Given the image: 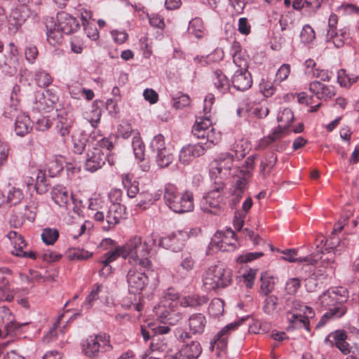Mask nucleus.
Wrapping results in <instances>:
<instances>
[{
	"instance_id": "obj_1",
	"label": "nucleus",
	"mask_w": 359,
	"mask_h": 359,
	"mask_svg": "<svg viewBox=\"0 0 359 359\" xmlns=\"http://www.w3.org/2000/svg\"><path fill=\"white\" fill-rule=\"evenodd\" d=\"M348 297L346 288L337 287L328 290L318 298L316 304L327 311L322 316L316 327H320L325 325L330 318H339L346 313V308L343 305Z\"/></svg>"
},
{
	"instance_id": "obj_2",
	"label": "nucleus",
	"mask_w": 359,
	"mask_h": 359,
	"mask_svg": "<svg viewBox=\"0 0 359 359\" xmlns=\"http://www.w3.org/2000/svg\"><path fill=\"white\" fill-rule=\"evenodd\" d=\"M158 236L151 234L144 241L140 236L131 237L122 248L129 262L133 265L147 269L151 266V261L148 257L151 248L156 244Z\"/></svg>"
},
{
	"instance_id": "obj_3",
	"label": "nucleus",
	"mask_w": 359,
	"mask_h": 359,
	"mask_svg": "<svg viewBox=\"0 0 359 359\" xmlns=\"http://www.w3.org/2000/svg\"><path fill=\"white\" fill-rule=\"evenodd\" d=\"M90 140L85 169L94 172L104 165L107 156L113 148V144L109 138L104 137L97 130L90 134Z\"/></svg>"
},
{
	"instance_id": "obj_4",
	"label": "nucleus",
	"mask_w": 359,
	"mask_h": 359,
	"mask_svg": "<svg viewBox=\"0 0 359 359\" xmlns=\"http://www.w3.org/2000/svg\"><path fill=\"white\" fill-rule=\"evenodd\" d=\"M164 199L166 205L173 212L184 213L194 210V196L190 191L180 194L172 184H167L164 190Z\"/></svg>"
},
{
	"instance_id": "obj_5",
	"label": "nucleus",
	"mask_w": 359,
	"mask_h": 359,
	"mask_svg": "<svg viewBox=\"0 0 359 359\" xmlns=\"http://www.w3.org/2000/svg\"><path fill=\"white\" fill-rule=\"evenodd\" d=\"M231 271L223 265L209 267L203 276V286L206 291L224 288L231 284Z\"/></svg>"
},
{
	"instance_id": "obj_6",
	"label": "nucleus",
	"mask_w": 359,
	"mask_h": 359,
	"mask_svg": "<svg viewBox=\"0 0 359 359\" xmlns=\"http://www.w3.org/2000/svg\"><path fill=\"white\" fill-rule=\"evenodd\" d=\"M224 187L222 181H215L212 189L203 196L201 201V207L204 212L216 215L224 210L227 198Z\"/></svg>"
},
{
	"instance_id": "obj_7",
	"label": "nucleus",
	"mask_w": 359,
	"mask_h": 359,
	"mask_svg": "<svg viewBox=\"0 0 359 359\" xmlns=\"http://www.w3.org/2000/svg\"><path fill=\"white\" fill-rule=\"evenodd\" d=\"M244 154L238 152L237 150H231V152L220 154L210 164V177L215 179V181L221 180L226 178L231 174V170L233 167L235 158L243 157Z\"/></svg>"
},
{
	"instance_id": "obj_8",
	"label": "nucleus",
	"mask_w": 359,
	"mask_h": 359,
	"mask_svg": "<svg viewBox=\"0 0 359 359\" xmlns=\"http://www.w3.org/2000/svg\"><path fill=\"white\" fill-rule=\"evenodd\" d=\"M314 316L315 313L311 307L294 300L287 312L286 318L293 328H304L309 331V319Z\"/></svg>"
},
{
	"instance_id": "obj_9",
	"label": "nucleus",
	"mask_w": 359,
	"mask_h": 359,
	"mask_svg": "<svg viewBox=\"0 0 359 359\" xmlns=\"http://www.w3.org/2000/svg\"><path fill=\"white\" fill-rule=\"evenodd\" d=\"M193 135L198 139H206L203 145L211 149L219 144L221 140V133L217 131L212 126L210 116L196 121L192 128Z\"/></svg>"
},
{
	"instance_id": "obj_10",
	"label": "nucleus",
	"mask_w": 359,
	"mask_h": 359,
	"mask_svg": "<svg viewBox=\"0 0 359 359\" xmlns=\"http://www.w3.org/2000/svg\"><path fill=\"white\" fill-rule=\"evenodd\" d=\"M111 349L109 337L106 334L90 336L82 345L83 353L89 358L97 357L100 353L109 352Z\"/></svg>"
},
{
	"instance_id": "obj_11",
	"label": "nucleus",
	"mask_w": 359,
	"mask_h": 359,
	"mask_svg": "<svg viewBox=\"0 0 359 359\" xmlns=\"http://www.w3.org/2000/svg\"><path fill=\"white\" fill-rule=\"evenodd\" d=\"M126 208L122 204H110L107 210L97 211L94 215L95 220L102 222L106 219L107 225L103 226L109 231L114 228L126 215Z\"/></svg>"
},
{
	"instance_id": "obj_12",
	"label": "nucleus",
	"mask_w": 359,
	"mask_h": 359,
	"mask_svg": "<svg viewBox=\"0 0 359 359\" xmlns=\"http://www.w3.org/2000/svg\"><path fill=\"white\" fill-rule=\"evenodd\" d=\"M154 311L161 323L170 325L177 324L182 317L178 306L172 302L161 301L159 304L154 307Z\"/></svg>"
},
{
	"instance_id": "obj_13",
	"label": "nucleus",
	"mask_w": 359,
	"mask_h": 359,
	"mask_svg": "<svg viewBox=\"0 0 359 359\" xmlns=\"http://www.w3.org/2000/svg\"><path fill=\"white\" fill-rule=\"evenodd\" d=\"M37 14L32 12L26 5H20L12 10L8 19V30L10 34H14L26 20L36 19Z\"/></svg>"
},
{
	"instance_id": "obj_14",
	"label": "nucleus",
	"mask_w": 359,
	"mask_h": 359,
	"mask_svg": "<svg viewBox=\"0 0 359 359\" xmlns=\"http://www.w3.org/2000/svg\"><path fill=\"white\" fill-rule=\"evenodd\" d=\"M150 149L156 154V161L160 168L168 167L172 161V155L165 146V139L163 135L158 134L154 137Z\"/></svg>"
},
{
	"instance_id": "obj_15",
	"label": "nucleus",
	"mask_w": 359,
	"mask_h": 359,
	"mask_svg": "<svg viewBox=\"0 0 359 359\" xmlns=\"http://www.w3.org/2000/svg\"><path fill=\"white\" fill-rule=\"evenodd\" d=\"M237 244L235 232L231 229L216 232L210 242L212 248L223 252L234 250L237 248Z\"/></svg>"
},
{
	"instance_id": "obj_16",
	"label": "nucleus",
	"mask_w": 359,
	"mask_h": 359,
	"mask_svg": "<svg viewBox=\"0 0 359 359\" xmlns=\"http://www.w3.org/2000/svg\"><path fill=\"white\" fill-rule=\"evenodd\" d=\"M139 265H133L126 276L128 290L130 293H140L148 283V277L141 269L138 270Z\"/></svg>"
},
{
	"instance_id": "obj_17",
	"label": "nucleus",
	"mask_w": 359,
	"mask_h": 359,
	"mask_svg": "<svg viewBox=\"0 0 359 359\" xmlns=\"http://www.w3.org/2000/svg\"><path fill=\"white\" fill-rule=\"evenodd\" d=\"M277 120L279 123L278 128L267 137V144L275 142L282 138L294 120V114L290 109L285 108L278 115Z\"/></svg>"
},
{
	"instance_id": "obj_18",
	"label": "nucleus",
	"mask_w": 359,
	"mask_h": 359,
	"mask_svg": "<svg viewBox=\"0 0 359 359\" xmlns=\"http://www.w3.org/2000/svg\"><path fill=\"white\" fill-rule=\"evenodd\" d=\"M202 353V347L198 341H193L183 345L180 350L168 351L165 355L167 359H198Z\"/></svg>"
},
{
	"instance_id": "obj_19",
	"label": "nucleus",
	"mask_w": 359,
	"mask_h": 359,
	"mask_svg": "<svg viewBox=\"0 0 359 359\" xmlns=\"http://www.w3.org/2000/svg\"><path fill=\"white\" fill-rule=\"evenodd\" d=\"M6 114H8L11 117L16 116L15 132L17 135L25 136L32 129V123L29 116L19 111L18 108L17 111H14V109H10L6 111Z\"/></svg>"
},
{
	"instance_id": "obj_20",
	"label": "nucleus",
	"mask_w": 359,
	"mask_h": 359,
	"mask_svg": "<svg viewBox=\"0 0 359 359\" xmlns=\"http://www.w3.org/2000/svg\"><path fill=\"white\" fill-rule=\"evenodd\" d=\"M240 323L238 321L231 323L224 327L214 337L210 343V349L213 351L216 347L217 349L223 351L227 346V340L231 332L238 328Z\"/></svg>"
},
{
	"instance_id": "obj_21",
	"label": "nucleus",
	"mask_w": 359,
	"mask_h": 359,
	"mask_svg": "<svg viewBox=\"0 0 359 359\" xmlns=\"http://www.w3.org/2000/svg\"><path fill=\"white\" fill-rule=\"evenodd\" d=\"M208 149H210L204 146L202 142L195 144H188L180 150L179 160L183 164H189L195 158L203 155Z\"/></svg>"
},
{
	"instance_id": "obj_22",
	"label": "nucleus",
	"mask_w": 359,
	"mask_h": 359,
	"mask_svg": "<svg viewBox=\"0 0 359 359\" xmlns=\"http://www.w3.org/2000/svg\"><path fill=\"white\" fill-rule=\"evenodd\" d=\"M55 27L62 33L69 34L76 32L79 28V23L76 18L68 13H61L57 15V23Z\"/></svg>"
},
{
	"instance_id": "obj_23",
	"label": "nucleus",
	"mask_w": 359,
	"mask_h": 359,
	"mask_svg": "<svg viewBox=\"0 0 359 359\" xmlns=\"http://www.w3.org/2000/svg\"><path fill=\"white\" fill-rule=\"evenodd\" d=\"M233 87L237 90L245 91L252 84V79L248 70H236L231 79Z\"/></svg>"
},
{
	"instance_id": "obj_24",
	"label": "nucleus",
	"mask_w": 359,
	"mask_h": 359,
	"mask_svg": "<svg viewBox=\"0 0 359 359\" xmlns=\"http://www.w3.org/2000/svg\"><path fill=\"white\" fill-rule=\"evenodd\" d=\"M51 195L54 202L62 208H67L69 203H72L74 196L64 186H55L52 189Z\"/></svg>"
},
{
	"instance_id": "obj_25",
	"label": "nucleus",
	"mask_w": 359,
	"mask_h": 359,
	"mask_svg": "<svg viewBox=\"0 0 359 359\" xmlns=\"http://www.w3.org/2000/svg\"><path fill=\"white\" fill-rule=\"evenodd\" d=\"M74 123L73 115L67 112H61L57 116L56 130L58 134L63 138H66L70 134V131Z\"/></svg>"
},
{
	"instance_id": "obj_26",
	"label": "nucleus",
	"mask_w": 359,
	"mask_h": 359,
	"mask_svg": "<svg viewBox=\"0 0 359 359\" xmlns=\"http://www.w3.org/2000/svg\"><path fill=\"white\" fill-rule=\"evenodd\" d=\"M309 90L319 100L331 99L336 94L334 87L326 86L319 81H313L309 85Z\"/></svg>"
},
{
	"instance_id": "obj_27",
	"label": "nucleus",
	"mask_w": 359,
	"mask_h": 359,
	"mask_svg": "<svg viewBox=\"0 0 359 359\" xmlns=\"http://www.w3.org/2000/svg\"><path fill=\"white\" fill-rule=\"evenodd\" d=\"M4 65L9 69V73L16 72L19 65V53L17 46L11 42L8 46L7 53L5 56Z\"/></svg>"
},
{
	"instance_id": "obj_28",
	"label": "nucleus",
	"mask_w": 359,
	"mask_h": 359,
	"mask_svg": "<svg viewBox=\"0 0 359 359\" xmlns=\"http://www.w3.org/2000/svg\"><path fill=\"white\" fill-rule=\"evenodd\" d=\"M349 39V32L347 27L334 31H327V40L332 42L335 47L341 48Z\"/></svg>"
},
{
	"instance_id": "obj_29",
	"label": "nucleus",
	"mask_w": 359,
	"mask_h": 359,
	"mask_svg": "<svg viewBox=\"0 0 359 359\" xmlns=\"http://www.w3.org/2000/svg\"><path fill=\"white\" fill-rule=\"evenodd\" d=\"M187 236V233L184 231L172 233L166 237L158 239V245L164 248L170 249L173 251H177L179 250V245H175L174 243H171L172 241L176 239L180 243V244H182L184 243Z\"/></svg>"
},
{
	"instance_id": "obj_30",
	"label": "nucleus",
	"mask_w": 359,
	"mask_h": 359,
	"mask_svg": "<svg viewBox=\"0 0 359 359\" xmlns=\"http://www.w3.org/2000/svg\"><path fill=\"white\" fill-rule=\"evenodd\" d=\"M280 252L283 255L281 259L289 262H306L308 264L313 265L316 264L318 260V256L313 257L309 255L304 257H297V252L294 249H287Z\"/></svg>"
},
{
	"instance_id": "obj_31",
	"label": "nucleus",
	"mask_w": 359,
	"mask_h": 359,
	"mask_svg": "<svg viewBox=\"0 0 359 359\" xmlns=\"http://www.w3.org/2000/svg\"><path fill=\"white\" fill-rule=\"evenodd\" d=\"M206 324V318L202 313H194L189 318V330L194 334H202L205 330Z\"/></svg>"
},
{
	"instance_id": "obj_32",
	"label": "nucleus",
	"mask_w": 359,
	"mask_h": 359,
	"mask_svg": "<svg viewBox=\"0 0 359 359\" xmlns=\"http://www.w3.org/2000/svg\"><path fill=\"white\" fill-rule=\"evenodd\" d=\"M122 184L127 191L129 198H135L139 192V182L134 179V176L130 173L121 175Z\"/></svg>"
},
{
	"instance_id": "obj_33",
	"label": "nucleus",
	"mask_w": 359,
	"mask_h": 359,
	"mask_svg": "<svg viewBox=\"0 0 359 359\" xmlns=\"http://www.w3.org/2000/svg\"><path fill=\"white\" fill-rule=\"evenodd\" d=\"M7 236L13 247V250L11 251L12 254L18 257L19 255H24L23 250L27 243L22 236L16 231H11L8 233Z\"/></svg>"
},
{
	"instance_id": "obj_34",
	"label": "nucleus",
	"mask_w": 359,
	"mask_h": 359,
	"mask_svg": "<svg viewBox=\"0 0 359 359\" xmlns=\"http://www.w3.org/2000/svg\"><path fill=\"white\" fill-rule=\"evenodd\" d=\"M208 302L206 296H199L197 294L184 296L179 300L180 305L182 307H196L201 306Z\"/></svg>"
},
{
	"instance_id": "obj_35",
	"label": "nucleus",
	"mask_w": 359,
	"mask_h": 359,
	"mask_svg": "<svg viewBox=\"0 0 359 359\" xmlns=\"http://www.w3.org/2000/svg\"><path fill=\"white\" fill-rule=\"evenodd\" d=\"M88 135L83 131L78 130L72 135L73 149L75 153L81 154L84 150L86 143H90V139L87 138Z\"/></svg>"
},
{
	"instance_id": "obj_36",
	"label": "nucleus",
	"mask_w": 359,
	"mask_h": 359,
	"mask_svg": "<svg viewBox=\"0 0 359 359\" xmlns=\"http://www.w3.org/2000/svg\"><path fill=\"white\" fill-rule=\"evenodd\" d=\"M65 163V158L62 156H56L50 160L46 164L49 176L54 177L60 174L63 170Z\"/></svg>"
},
{
	"instance_id": "obj_37",
	"label": "nucleus",
	"mask_w": 359,
	"mask_h": 359,
	"mask_svg": "<svg viewBox=\"0 0 359 359\" xmlns=\"http://www.w3.org/2000/svg\"><path fill=\"white\" fill-rule=\"evenodd\" d=\"M212 81L215 88L222 93H224L229 88V79L219 69L214 71Z\"/></svg>"
},
{
	"instance_id": "obj_38",
	"label": "nucleus",
	"mask_w": 359,
	"mask_h": 359,
	"mask_svg": "<svg viewBox=\"0 0 359 359\" xmlns=\"http://www.w3.org/2000/svg\"><path fill=\"white\" fill-rule=\"evenodd\" d=\"M276 278L268 273L262 275L261 278V285L259 294L262 296H267L271 293L275 287Z\"/></svg>"
},
{
	"instance_id": "obj_39",
	"label": "nucleus",
	"mask_w": 359,
	"mask_h": 359,
	"mask_svg": "<svg viewBox=\"0 0 359 359\" xmlns=\"http://www.w3.org/2000/svg\"><path fill=\"white\" fill-rule=\"evenodd\" d=\"M120 257L125 259H127L122 246L116 247L114 250L109 251L100 257V262L102 264H110Z\"/></svg>"
},
{
	"instance_id": "obj_40",
	"label": "nucleus",
	"mask_w": 359,
	"mask_h": 359,
	"mask_svg": "<svg viewBox=\"0 0 359 359\" xmlns=\"http://www.w3.org/2000/svg\"><path fill=\"white\" fill-rule=\"evenodd\" d=\"M102 285L101 284H95L90 294L86 297L83 302L81 307L84 309H90L94 304V302L99 298V294L102 291Z\"/></svg>"
},
{
	"instance_id": "obj_41",
	"label": "nucleus",
	"mask_w": 359,
	"mask_h": 359,
	"mask_svg": "<svg viewBox=\"0 0 359 359\" xmlns=\"http://www.w3.org/2000/svg\"><path fill=\"white\" fill-rule=\"evenodd\" d=\"M358 79V76L346 74L343 69L337 72V81L341 87L349 88L353 83L357 82Z\"/></svg>"
},
{
	"instance_id": "obj_42",
	"label": "nucleus",
	"mask_w": 359,
	"mask_h": 359,
	"mask_svg": "<svg viewBox=\"0 0 359 359\" xmlns=\"http://www.w3.org/2000/svg\"><path fill=\"white\" fill-rule=\"evenodd\" d=\"M277 161V157L275 154H271L266 156L260 163L259 173L263 177H265L271 171L272 168L275 165Z\"/></svg>"
},
{
	"instance_id": "obj_43",
	"label": "nucleus",
	"mask_w": 359,
	"mask_h": 359,
	"mask_svg": "<svg viewBox=\"0 0 359 359\" xmlns=\"http://www.w3.org/2000/svg\"><path fill=\"white\" fill-rule=\"evenodd\" d=\"M67 258L70 261L85 260L90 258L93 254L87 250L80 248L69 249L66 254Z\"/></svg>"
},
{
	"instance_id": "obj_44",
	"label": "nucleus",
	"mask_w": 359,
	"mask_h": 359,
	"mask_svg": "<svg viewBox=\"0 0 359 359\" xmlns=\"http://www.w3.org/2000/svg\"><path fill=\"white\" fill-rule=\"evenodd\" d=\"M263 302L262 309L265 313L272 315L275 313L278 306V298L277 296L271 294L265 296Z\"/></svg>"
},
{
	"instance_id": "obj_45",
	"label": "nucleus",
	"mask_w": 359,
	"mask_h": 359,
	"mask_svg": "<svg viewBox=\"0 0 359 359\" xmlns=\"http://www.w3.org/2000/svg\"><path fill=\"white\" fill-rule=\"evenodd\" d=\"M189 31L197 38H201L205 32V27L203 20L201 18H196L189 22Z\"/></svg>"
},
{
	"instance_id": "obj_46",
	"label": "nucleus",
	"mask_w": 359,
	"mask_h": 359,
	"mask_svg": "<svg viewBox=\"0 0 359 359\" xmlns=\"http://www.w3.org/2000/svg\"><path fill=\"white\" fill-rule=\"evenodd\" d=\"M62 32L55 26L54 29H50L47 31V41L48 43L54 47L60 45L62 42Z\"/></svg>"
},
{
	"instance_id": "obj_47",
	"label": "nucleus",
	"mask_w": 359,
	"mask_h": 359,
	"mask_svg": "<svg viewBox=\"0 0 359 359\" xmlns=\"http://www.w3.org/2000/svg\"><path fill=\"white\" fill-rule=\"evenodd\" d=\"M59 237V231L55 229L46 228L41 233V239L46 245H53Z\"/></svg>"
},
{
	"instance_id": "obj_48",
	"label": "nucleus",
	"mask_w": 359,
	"mask_h": 359,
	"mask_svg": "<svg viewBox=\"0 0 359 359\" xmlns=\"http://www.w3.org/2000/svg\"><path fill=\"white\" fill-rule=\"evenodd\" d=\"M247 111L255 117L264 118L266 117L269 113V109L266 107L262 106L259 104H248Z\"/></svg>"
},
{
	"instance_id": "obj_49",
	"label": "nucleus",
	"mask_w": 359,
	"mask_h": 359,
	"mask_svg": "<svg viewBox=\"0 0 359 359\" xmlns=\"http://www.w3.org/2000/svg\"><path fill=\"white\" fill-rule=\"evenodd\" d=\"M316 39V32L313 27L309 25H305L300 33L301 42L304 44L312 43Z\"/></svg>"
},
{
	"instance_id": "obj_50",
	"label": "nucleus",
	"mask_w": 359,
	"mask_h": 359,
	"mask_svg": "<svg viewBox=\"0 0 359 359\" xmlns=\"http://www.w3.org/2000/svg\"><path fill=\"white\" fill-rule=\"evenodd\" d=\"M36 83L42 88L48 86L52 83L51 76L43 70L37 71L34 75Z\"/></svg>"
},
{
	"instance_id": "obj_51",
	"label": "nucleus",
	"mask_w": 359,
	"mask_h": 359,
	"mask_svg": "<svg viewBox=\"0 0 359 359\" xmlns=\"http://www.w3.org/2000/svg\"><path fill=\"white\" fill-rule=\"evenodd\" d=\"M13 297V294L8 287V282L5 278H2L0 282V302H11Z\"/></svg>"
},
{
	"instance_id": "obj_52",
	"label": "nucleus",
	"mask_w": 359,
	"mask_h": 359,
	"mask_svg": "<svg viewBox=\"0 0 359 359\" xmlns=\"http://www.w3.org/2000/svg\"><path fill=\"white\" fill-rule=\"evenodd\" d=\"M23 197V192L20 188L12 187L8 193L6 202L11 205H16L21 201Z\"/></svg>"
},
{
	"instance_id": "obj_53",
	"label": "nucleus",
	"mask_w": 359,
	"mask_h": 359,
	"mask_svg": "<svg viewBox=\"0 0 359 359\" xmlns=\"http://www.w3.org/2000/svg\"><path fill=\"white\" fill-rule=\"evenodd\" d=\"M290 71L291 67L289 64L282 65L276 72L273 83L279 84L285 81L288 78Z\"/></svg>"
},
{
	"instance_id": "obj_54",
	"label": "nucleus",
	"mask_w": 359,
	"mask_h": 359,
	"mask_svg": "<svg viewBox=\"0 0 359 359\" xmlns=\"http://www.w3.org/2000/svg\"><path fill=\"white\" fill-rule=\"evenodd\" d=\"M208 312L215 317L222 315L224 313V302L220 299H213L209 305Z\"/></svg>"
},
{
	"instance_id": "obj_55",
	"label": "nucleus",
	"mask_w": 359,
	"mask_h": 359,
	"mask_svg": "<svg viewBox=\"0 0 359 359\" xmlns=\"http://www.w3.org/2000/svg\"><path fill=\"white\" fill-rule=\"evenodd\" d=\"M34 189L36 191L37 193L42 194L43 191H45L43 187H45L46 182L45 172L40 169L37 170L36 178L34 179Z\"/></svg>"
},
{
	"instance_id": "obj_56",
	"label": "nucleus",
	"mask_w": 359,
	"mask_h": 359,
	"mask_svg": "<svg viewBox=\"0 0 359 359\" xmlns=\"http://www.w3.org/2000/svg\"><path fill=\"white\" fill-rule=\"evenodd\" d=\"M134 154L137 159L144 156V145L139 137H134L132 142Z\"/></svg>"
},
{
	"instance_id": "obj_57",
	"label": "nucleus",
	"mask_w": 359,
	"mask_h": 359,
	"mask_svg": "<svg viewBox=\"0 0 359 359\" xmlns=\"http://www.w3.org/2000/svg\"><path fill=\"white\" fill-rule=\"evenodd\" d=\"M259 89L264 97H271L276 92V87L274 83L270 81L262 79L259 83Z\"/></svg>"
},
{
	"instance_id": "obj_58",
	"label": "nucleus",
	"mask_w": 359,
	"mask_h": 359,
	"mask_svg": "<svg viewBox=\"0 0 359 359\" xmlns=\"http://www.w3.org/2000/svg\"><path fill=\"white\" fill-rule=\"evenodd\" d=\"M345 245L344 242H339V238L333 236L327 240L325 244V250H333L334 254H337L341 251V248Z\"/></svg>"
},
{
	"instance_id": "obj_59",
	"label": "nucleus",
	"mask_w": 359,
	"mask_h": 359,
	"mask_svg": "<svg viewBox=\"0 0 359 359\" xmlns=\"http://www.w3.org/2000/svg\"><path fill=\"white\" fill-rule=\"evenodd\" d=\"M301 285L300 280L297 278H292L289 279L285 286V292L287 294H295Z\"/></svg>"
},
{
	"instance_id": "obj_60",
	"label": "nucleus",
	"mask_w": 359,
	"mask_h": 359,
	"mask_svg": "<svg viewBox=\"0 0 359 359\" xmlns=\"http://www.w3.org/2000/svg\"><path fill=\"white\" fill-rule=\"evenodd\" d=\"M233 61L235 65L238 67L237 70H248V57L245 53L241 55H234Z\"/></svg>"
},
{
	"instance_id": "obj_61",
	"label": "nucleus",
	"mask_w": 359,
	"mask_h": 359,
	"mask_svg": "<svg viewBox=\"0 0 359 359\" xmlns=\"http://www.w3.org/2000/svg\"><path fill=\"white\" fill-rule=\"evenodd\" d=\"M180 295L173 288H168L164 292L163 299L161 301L172 302L176 306H178Z\"/></svg>"
},
{
	"instance_id": "obj_62",
	"label": "nucleus",
	"mask_w": 359,
	"mask_h": 359,
	"mask_svg": "<svg viewBox=\"0 0 359 359\" xmlns=\"http://www.w3.org/2000/svg\"><path fill=\"white\" fill-rule=\"evenodd\" d=\"M245 182L244 180L236 182V189L233 194V198H231L230 202V205L231 206V208H234L238 204L242 192L241 189H243V187H245Z\"/></svg>"
},
{
	"instance_id": "obj_63",
	"label": "nucleus",
	"mask_w": 359,
	"mask_h": 359,
	"mask_svg": "<svg viewBox=\"0 0 359 359\" xmlns=\"http://www.w3.org/2000/svg\"><path fill=\"white\" fill-rule=\"evenodd\" d=\"M263 255L262 252H247L243 254L239 255L237 257V262L238 263H247L250 262L252 260L257 259L261 257Z\"/></svg>"
},
{
	"instance_id": "obj_64",
	"label": "nucleus",
	"mask_w": 359,
	"mask_h": 359,
	"mask_svg": "<svg viewBox=\"0 0 359 359\" xmlns=\"http://www.w3.org/2000/svg\"><path fill=\"white\" fill-rule=\"evenodd\" d=\"M82 202L80 200L72 198V203H69L67 208H65L68 214L72 212L75 215H80L82 213Z\"/></svg>"
}]
</instances>
